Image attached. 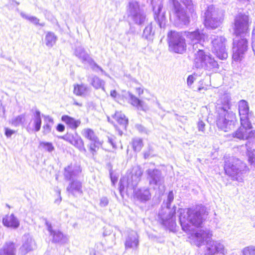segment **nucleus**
<instances>
[{
  "mask_svg": "<svg viewBox=\"0 0 255 255\" xmlns=\"http://www.w3.org/2000/svg\"><path fill=\"white\" fill-rule=\"evenodd\" d=\"M234 33L240 36L241 39L234 40L233 42V58L235 61H239L244 53L247 50L248 41L246 36L249 34V17L248 15L239 13L235 18Z\"/></svg>",
  "mask_w": 255,
  "mask_h": 255,
  "instance_id": "1",
  "label": "nucleus"
},
{
  "mask_svg": "<svg viewBox=\"0 0 255 255\" xmlns=\"http://www.w3.org/2000/svg\"><path fill=\"white\" fill-rule=\"evenodd\" d=\"M180 214L181 226L182 230L186 233L191 231V225L196 227L201 226L207 216L205 207L201 206L181 209Z\"/></svg>",
  "mask_w": 255,
  "mask_h": 255,
  "instance_id": "2",
  "label": "nucleus"
},
{
  "mask_svg": "<svg viewBox=\"0 0 255 255\" xmlns=\"http://www.w3.org/2000/svg\"><path fill=\"white\" fill-rule=\"evenodd\" d=\"M212 232L208 229H202L196 232L194 236L196 245L200 247L206 243V253L205 255H214L217 254L225 255L227 250L220 241L211 240Z\"/></svg>",
  "mask_w": 255,
  "mask_h": 255,
  "instance_id": "3",
  "label": "nucleus"
},
{
  "mask_svg": "<svg viewBox=\"0 0 255 255\" xmlns=\"http://www.w3.org/2000/svg\"><path fill=\"white\" fill-rule=\"evenodd\" d=\"M224 158V170L226 174L234 180L241 181L243 175L247 170L246 164L233 156H226Z\"/></svg>",
  "mask_w": 255,
  "mask_h": 255,
  "instance_id": "4",
  "label": "nucleus"
},
{
  "mask_svg": "<svg viewBox=\"0 0 255 255\" xmlns=\"http://www.w3.org/2000/svg\"><path fill=\"white\" fill-rule=\"evenodd\" d=\"M217 114L216 124L219 128L226 132L234 128L236 116L233 112L220 109Z\"/></svg>",
  "mask_w": 255,
  "mask_h": 255,
  "instance_id": "5",
  "label": "nucleus"
},
{
  "mask_svg": "<svg viewBox=\"0 0 255 255\" xmlns=\"http://www.w3.org/2000/svg\"><path fill=\"white\" fill-rule=\"evenodd\" d=\"M127 13L130 19L137 25L143 24L146 20L143 10L140 8L139 3L136 1L132 0L129 2Z\"/></svg>",
  "mask_w": 255,
  "mask_h": 255,
  "instance_id": "6",
  "label": "nucleus"
},
{
  "mask_svg": "<svg viewBox=\"0 0 255 255\" xmlns=\"http://www.w3.org/2000/svg\"><path fill=\"white\" fill-rule=\"evenodd\" d=\"M222 23V16L219 10L213 5L207 7L204 13V25L208 28L214 29Z\"/></svg>",
  "mask_w": 255,
  "mask_h": 255,
  "instance_id": "7",
  "label": "nucleus"
},
{
  "mask_svg": "<svg viewBox=\"0 0 255 255\" xmlns=\"http://www.w3.org/2000/svg\"><path fill=\"white\" fill-rule=\"evenodd\" d=\"M168 4L172 7L176 22L181 25H188L190 17L180 2L178 0H169Z\"/></svg>",
  "mask_w": 255,
  "mask_h": 255,
  "instance_id": "8",
  "label": "nucleus"
},
{
  "mask_svg": "<svg viewBox=\"0 0 255 255\" xmlns=\"http://www.w3.org/2000/svg\"><path fill=\"white\" fill-rule=\"evenodd\" d=\"M168 4L172 7L176 22L181 25H188L190 17L180 2L178 0H169Z\"/></svg>",
  "mask_w": 255,
  "mask_h": 255,
  "instance_id": "9",
  "label": "nucleus"
},
{
  "mask_svg": "<svg viewBox=\"0 0 255 255\" xmlns=\"http://www.w3.org/2000/svg\"><path fill=\"white\" fill-rule=\"evenodd\" d=\"M168 38L169 48L172 51L182 53L186 50L185 40L180 33L171 31L168 34Z\"/></svg>",
  "mask_w": 255,
  "mask_h": 255,
  "instance_id": "10",
  "label": "nucleus"
},
{
  "mask_svg": "<svg viewBox=\"0 0 255 255\" xmlns=\"http://www.w3.org/2000/svg\"><path fill=\"white\" fill-rule=\"evenodd\" d=\"M211 39L213 52L221 60L227 59L226 39L223 36H213Z\"/></svg>",
  "mask_w": 255,
  "mask_h": 255,
  "instance_id": "11",
  "label": "nucleus"
},
{
  "mask_svg": "<svg viewBox=\"0 0 255 255\" xmlns=\"http://www.w3.org/2000/svg\"><path fill=\"white\" fill-rule=\"evenodd\" d=\"M174 199V195L172 191L169 192L167 196L166 204V210L165 212H168L166 216L162 215V212L159 213V216L162 225L166 227H173L175 224V210H170V206L171 202Z\"/></svg>",
  "mask_w": 255,
  "mask_h": 255,
  "instance_id": "12",
  "label": "nucleus"
},
{
  "mask_svg": "<svg viewBox=\"0 0 255 255\" xmlns=\"http://www.w3.org/2000/svg\"><path fill=\"white\" fill-rule=\"evenodd\" d=\"M149 184L154 188H164V177L161 170L156 168H149L145 171Z\"/></svg>",
  "mask_w": 255,
  "mask_h": 255,
  "instance_id": "13",
  "label": "nucleus"
},
{
  "mask_svg": "<svg viewBox=\"0 0 255 255\" xmlns=\"http://www.w3.org/2000/svg\"><path fill=\"white\" fill-rule=\"evenodd\" d=\"M241 123V127L232 133L233 137L240 140H251L255 139V130H251L252 128V124L243 125Z\"/></svg>",
  "mask_w": 255,
  "mask_h": 255,
  "instance_id": "14",
  "label": "nucleus"
},
{
  "mask_svg": "<svg viewBox=\"0 0 255 255\" xmlns=\"http://www.w3.org/2000/svg\"><path fill=\"white\" fill-rule=\"evenodd\" d=\"M205 35L199 29L192 32H188L187 34V38L189 44L192 46L193 49L204 48Z\"/></svg>",
  "mask_w": 255,
  "mask_h": 255,
  "instance_id": "15",
  "label": "nucleus"
},
{
  "mask_svg": "<svg viewBox=\"0 0 255 255\" xmlns=\"http://www.w3.org/2000/svg\"><path fill=\"white\" fill-rule=\"evenodd\" d=\"M32 113V117L31 123H29L26 128L28 132H38L40 130L41 126L42 120L41 113L36 107L31 110Z\"/></svg>",
  "mask_w": 255,
  "mask_h": 255,
  "instance_id": "16",
  "label": "nucleus"
},
{
  "mask_svg": "<svg viewBox=\"0 0 255 255\" xmlns=\"http://www.w3.org/2000/svg\"><path fill=\"white\" fill-rule=\"evenodd\" d=\"M74 54L77 57L81 60L83 63L87 62L89 63L94 70L97 71V70H99L103 72L102 68L93 61L89 54L82 47L78 46L76 47L75 50Z\"/></svg>",
  "mask_w": 255,
  "mask_h": 255,
  "instance_id": "17",
  "label": "nucleus"
},
{
  "mask_svg": "<svg viewBox=\"0 0 255 255\" xmlns=\"http://www.w3.org/2000/svg\"><path fill=\"white\" fill-rule=\"evenodd\" d=\"M47 230L49 232L50 236L52 237V242L61 244H65L68 240V237L58 230H53L52 225L46 219H44Z\"/></svg>",
  "mask_w": 255,
  "mask_h": 255,
  "instance_id": "18",
  "label": "nucleus"
},
{
  "mask_svg": "<svg viewBox=\"0 0 255 255\" xmlns=\"http://www.w3.org/2000/svg\"><path fill=\"white\" fill-rule=\"evenodd\" d=\"M238 111L241 123H243L244 125H247L248 123L251 124L249 120V116L252 114V112H249V106L246 101L242 100L239 102Z\"/></svg>",
  "mask_w": 255,
  "mask_h": 255,
  "instance_id": "19",
  "label": "nucleus"
},
{
  "mask_svg": "<svg viewBox=\"0 0 255 255\" xmlns=\"http://www.w3.org/2000/svg\"><path fill=\"white\" fill-rule=\"evenodd\" d=\"M59 138L64 139L73 145L82 152H86L84 142L82 139L77 134H67Z\"/></svg>",
  "mask_w": 255,
  "mask_h": 255,
  "instance_id": "20",
  "label": "nucleus"
},
{
  "mask_svg": "<svg viewBox=\"0 0 255 255\" xmlns=\"http://www.w3.org/2000/svg\"><path fill=\"white\" fill-rule=\"evenodd\" d=\"M125 249H131L136 250L139 246V237L137 233L133 230L128 232L125 238Z\"/></svg>",
  "mask_w": 255,
  "mask_h": 255,
  "instance_id": "21",
  "label": "nucleus"
},
{
  "mask_svg": "<svg viewBox=\"0 0 255 255\" xmlns=\"http://www.w3.org/2000/svg\"><path fill=\"white\" fill-rule=\"evenodd\" d=\"M36 248L34 241L29 235H24L23 237V244L19 249V255H26L28 252Z\"/></svg>",
  "mask_w": 255,
  "mask_h": 255,
  "instance_id": "22",
  "label": "nucleus"
},
{
  "mask_svg": "<svg viewBox=\"0 0 255 255\" xmlns=\"http://www.w3.org/2000/svg\"><path fill=\"white\" fill-rule=\"evenodd\" d=\"M193 52L194 53V66L197 68H203L205 61L210 54H206L204 52L203 48L193 49Z\"/></svg>",
  "mask_w": 255,
  "mask_h": 255,
  "instance_id": "23",
  "label": "nucleus"
},
{
  "mask_svg": "<svg viewBox=\"0 0 255 255\" xmlns=\"http://www.w3.org/2000/svg\"><path fill=\"white\" fill-rule=\"evenodd\" d=\"M133 197L140 203H145L150 200L151 194L148 188H142L135 190Z\"/></svg>",
  "mask_w": 255,
  "mask_h": 255,
  "instance_id": "24",
  "label": "nucleus"
},
{
  "mask_svg": "<svg viewBox=\"0 0 255 255\" xmlns=\"http://www.w3.org/2000/svg\"><path fill=\"white\" fill-rule=\"evenodd\" d=\"M142 173V170L139 166L134 167L130 176L128 177L127 179L128 186L130 185L133 188L136 186L140 180Z\"/></svg>",
  "mask_w": 255,
  "mask_h": 255,
  "instance_id": "25",
  "label": "nucleus"
},
{
  "mask_svg": "<svg viewBox=\"0 0 255 255\" xmlns=\"http://www.w3.org/2000/svg\"><path fill=\"white\" fill-rule=\"evenodd\" d=\"M17 246L11 241L5 242L0 248V255H16Z\"/></svg>",
  "mask_w": 255,
  "mask_h": 255,
  "instance_id": "26",
  "label": "nucleus"
},
{
  "mask_svg": "<svg viewBox=\"0 0 255 255\" xmlns=\"http://www.w3.org/2000/svg\"><path fill=\"white\" fill-rule=\"evenodd\" d=\"M66 190L74 197L81 195L82 193V183L78 180H73L69 183Z\"/></svg>",
  "mask_w": 255,
  "mask_h": 255,
  "instance_id": "27",
  "label": "nucleus"
},
{
  "mask_svg": "<svg viewBox=\"0 0 255 255\" xmlns=\"http://www.w3.org/2000/svg\"><path fill=\"white\" fill-rule=\"evenodd\" d=\"M81 172L80 167L69 165L64 169V177L67 180H72L77 177Z\"/></svg>",
  "mask_w": 255,
  "mask_h": 255,
  "instance_id": "28",
  "label": "nucleus"
},
{
  "mask_svg": "<svg viewBox=\"0 0 255 255\" xmlns=\"http://www.w3.org/2000/svg\"><path fill=\"white\" fill-rule=\"evenodd\" d=\"M2 224L5 227L13 229H16L19 226V221L13 214L6 215L3 217Z\"/></svg>",
  "mask_w": 255,
  "mask_h": 255,
  "instance_id": "29",
  "label": "nucleus"
},
{
  "mask_svg": "<svg viewBox=\"0 0 255 255\" xmlns=\"http://www.w3.org/2000/svg\"><path fill=\"white\" fill-rule=\"evenodd\" d=\"M73 87V94L77 96L86 97L90 93V88L84 84H75Z\"/></svg>",
  "mask_w": 255,
  "mask_h": 255,
  "instance_id": "30",
  "label": "nucleus"
},
{
  "mask_svg": "<svg viewBox=\"0 0 255 255\" xmlns=\"http://www.w3.org/2000/svg\"><path fill=\"white\" fill-rule=\"evenodd\" d=\"M61 120L64 122L68 127L72 129H76L81 124L80 120H75L67 115H64L61 117Z\"/></svg>",
  "mask_w": 255,
  "mask_h": 255,
  "instance_id": "31",
  "label": "nucleus"
},
{
  "mask_svg": "<svg viewBox=\"0 0 255 255\" xmlns=\"http://www.w3.org/2000/svg\"><path fill=\"white\" fill-rule=\"evenodd\" d=\"M231 98L228 94L224 95L217 102L216 111L220 109L229 110Z\"/></svg>",
  "mask_w": 255,
  "mask_h": 255,
  "instance_id": "32",
  "label": "nucleus"
},
{
  "mask_svg": "<svg viewBox=\"0 0 255 255\" xmlns=\"http://www.w3.org/2000/svg\"><path fill=\"white\" fill-rule=\"evenodd\" d=\"M130 103L137 108V109L142 111H145L147 107L144 103L140 100L138 98L134 96L132 94L128 93Z\"/></svg>",
  "mask_w": 255,
  "mask_h": 255,
  "instance_id": "33",
  "label": "nucleus"
},
{
  "mask_svg": "<svg viewBox=\"0 0 255 255\" xmlns=\"http://www.w3.org/2000/svg\"><path fill=\"white\" fill-rule=\"evenodd\" d=\"M219 65L217 62L209 55L204 63V68L209 71H216L218 69Z\"/></svg>",
  "mask_w": 255,
  "mask_h": 255,
  "instance_id": "34",
  "label": "nucleus"
},
{
  "mask_svg": "<svg viewBox=\"0 0 255 255\" xmlns=\"http://www.w3.org/2000/svg\"><path fill=\"white\" fill-rule=\"evenodd\" d=\"M162 6L159 5L158 8V12H155L154 19L158 23L160 28H164L166 22V19L164 13H161Z\"/></svg>",
  "mask_w": 255,
  "mask_h": 255,
  "instance_id": "35",
  "label": "nucleus"
},
{
  "mask_svg": "<svg viewBox=\"0 0 255 255\" xmlns=\"http://www.w3.org/2000/svg\"><path fill=\"white\" fill-rule=\"evenodd\" d=\"M88 81L91 85L96 89H102L103 91H105L104 87L105 82L103 80L100 79L97 76H94L88 78Z\"/></svg>",
  "mask_w": 255,
  "mask_h": 255,
  "instance_id": "36",
  "label": "nucleus"
},
{
  "mask_svg": "<svg viewBox=\"0 0 255 255\" xmlns=\"http://www.w3.org/2000/svg\"><path fill=\"white\" fill-rule=\"evenodd\" d=\"M155 31L153 29L152 23L148 24L143 30L142 37L148 41H152L154 38Z\"/></svg>",
  "mask_w": 255,
  "mask_h": 255,
  "instance_id": "37",
  "label": "nucleus"
},
{
  "mask_svg": "<svg viewBox=\"0 0 255 255\" xmlns=\"http://www.w3.org/2000/svg\"><path fill=\"white\" fill-rule=\"evenodd\" d=\"M113 118L122 127L123 129H126L128 124V119L121 112H116Z\"/></svg>",
  "mask_w": 255,
  "mask_h": 255,
  "instance_id": "38",
  "label": "nucleus"
},
{
  "mask_svg": "<svg viewBox=\"0 0 255 255\" xmlns=\"http://www.w3.org/2000/svg\"><path fill=\"white\" fill-rule=\"evenodd\" d=\"M82 135L91 142L98 139L95 132L91 128H86L82 130L81 132Z\"/></svg>",
  "mask_w": 255,
  "mask_h": 255,
  "instance_id": "39",
  "label": "nucleus"
},
{
  "mask_svg": "<svg viewBox=\"0 0 255 255\" xmlns=\"http://www.w3.org/2000/svg\"><path fill=\"white\" fill-rule=\"evenodd\" d=\"M253 143L251 141H248L246 146L247 147L249 161L251 164H255V155L254 154L253 151H255L254 149H252V147L251 145H253Z\"/></svg>",
  "mask_w": 255,
  "mask_h": 255,
  "instance_id": "40",
  "label": "nucleus"
},
{
  "mask_svg": "<svg viewBox=\"0 0 255 255\" xmlns=\"http://www.w3.org/2000/svg\"><path fill=\"white\" fill-rule=\"evenodd\" d=\"M57 37L51 32H48L45 38L46 45L48 47H52L56 43Z\"/></svg>",
  "mask_w": 255,
  "mask_h": 255,
  "instance_id": "41",
  "label": "nucleus"
},
{
  "mask_svg": "<svg viewBox=\"0 0 255 255\" xmlns=\"http://www.w3.org/2000/svg\"><path fill=\"white\" fill-rule=\"evenodd\" d=\"M131 144L133 149L136 152L140 151L143 146L142 139L139 137L133 138Z\"/></svg>",
  "mask_w": 255,
  "mask_h": 255,
  "instance_id": "42",
  "label": "nucleus"
},
{
  "mask_svg": "<svg viewBox=\"0 0 255 255\" xmlns=\"http://www.w3.org/2000/svg\"><path fill=\"white\" fill-rule=\"evenodd\" d=\"M180 2L184 4L189 11L193 13L196 6L194 4L192 0H180Z\"/></svg>",
  "mask_w": 255,
  "mask_h": 255,
  "instance_id": "43",
  "label": "nucleus"
},
{
  "mask_svg": "<svg viewBox=\"0 0 255 255\" xmlns=\"http://www.w3.org/2000/svg\"><path fill=\"white\" fill-rule=\"evenodd\" d=\"M102 144L99 139L95 141H91L89 144L90 150L93 154L97 151L99 146Z\"/></svg>",
  "mask_w": 255,
  "mask_h": 255,
  "instance_id": "44",
  "label": "nucleus"
},
{
  "mask_svg": "<svg viewBox=\"0 0 255 255\" xmlns=\"http://www.w3.org/2000/svg\"><path fill=\"white\" fill-rule=\"evenodd\" d=\"M241 255H255V246H249L244 248L242 251Z\"/></svg>",
  "mask_w": 255,
  "mask_h": 255,
  "instance_id": "45",
  "label": "nucleus"
},
{
  "mask_svg": "<svg viewBox=\"0 0 255 255\" xmlns=\"http://www.w3.org/2000/svg\"><path fill=\"white\" fill-rule=\"evenodd\" d=\"M39 146L49 152L54 150V147L51 142L42 141L40 142Z\"/></svg>",
  "mask_w": 255,
  "mask_h": 255,
  "instance_id": "46",
  "label": "nucleus"
},
{
  "mask_svg": "<svg viewBox=\"0 0 255 255\" xmlns=\"http://www.w3.org/2000/svg\"><path fill=\"white\" fill-rule=\"evenodd\" d=\"M20 15L22 17L29 20L34 24H37L39 22V19L35 16L27 15L23 12H20Z\"/></svg>",
  "mask_w": 255,
  "mask_h": 255,
  "instance_id": "47",
  "label": "nucleus"
},
{
  "mask_svg": "<svg viewBox=\"0 0 255 255\" xmlns=\"http://www.w3.org/2000/svg\"><path fill=\"white\" fill-rule=\"evenodd\" d=\"M25 119V115L22 114L19 115L12 120V124L17 126L24 122Z\"/></svg>",
  "mask_w": 255,
  "mask_h": 255,
  "instance_id": "48",
  "label": "nucleus"
},
{
  "mask_svg": "<svg viewBox=\"0 0 255 255\" xmlns=\"http://www.w3.org/2000/svg\"><path fill=\"white\" fill-rule=\"evenodd\" d=\"M195 80L196 77H195V74L190 75L188 76L187 79V84L188 86L190 87L191 85L193 84Z\"/></svg>",
  "mask_w": 255,
  "mask_h": 255,
  "instance_id": "49",
  "label": "nucleus"
},
{
  "mask_svg": "<svg viewBox=\"0 0 255 255\" xmlns=\"http://www.w3.org/2000/svg\"><path fill=\"white\" fill-rule=\"evenodd\" d=\"M51 130V126L46 124L43 126V133L44 134H47L50 132Z\"/></svg>",
  "mask_w": 255,
  "mask_h": 255,
  "instance_id": "50",
  "label": "nucleus"
},
{
  "mask_svg": "<svg viewBox=\"0 0 255 255\" xmlns=\"http://www.w3.org/2000/svg\"><path fill=\"white\" fill-rule=\"evenodd\" d=\"M109 204V200L106 197H103L100 199V205L101 207H106Z\"/></svg>",
  "mask_w": 255,
  "mask_h": 255,
  "instance_id": "51",
  "label": "nucleus"
},
{
  "mask_svg": "<svg viewBox=\"0 0 255 255\" xmlns=\"http://www.w3.org/2000/svg\"><path fill=\"white\" fill-rule=\"evenodd\" d=\"M205 124L204 122L201 120L199 121L197 124V127L199 131L204 132L205 130Z\"/></svg>",
  "mask_w": 255,
  "mask_h": 255,
  "instance_id": "52",
  "label": "nucleus"
},
{
  "mask_svg": "<svg viewBox=\"0 0 255 255\" xmlns=\"http://www.w3.org/2000/svg\"><path fill=\"white\" fill-rule=\"evenodd\" d=\"M65 126L63 125L59 124L56 127V129L58 131L62 132L65 130Z\"/></svg>",
  "mask_w": 255,
  "mask_h": 255,
  "instance_id": "53",
  "label": "nucleus"
},
{
  "mask_svg": "<svg viewBox=\"0 0 255 255\" xmlns=\"http://www.w3.org/2000/svg\"><path fill=\"white\" fill-rule=\"evenodd\" d=\"M42 116L44 118L45 121L46 122H48L50 123H51L52 124L53 123V119L50 117L49 116H44L42 115Z\"/></svg>",
  "mask_w": 255,
  "mask_h": 255,
  "instance_id": "54",
  "label": "nucleus"
},
{
  "mask_svg": "<svg viewBox=\"0 0 255 255\" xmlns=\"http://www.w3.org/2000/svg\"><path fill=\"white\" fill-rule=\"evenodd\" d=\"M13 133V130H12L10 129H8V128L5 129V134L7 137H10Z\"/></svg>",
  "mask_w": 255,
  "mask_h": 255,
  "instance_id": "55",
  "label": "nucleus"
},
{
  "mask_svg": "<svg viewBox=\"0 0 255 255\" xmlns=\"http://www.w3.org/2000/svg\"><path fill=\"white\" fill-rule=\"evenodd\" d=\"M136 92L139 96L142 95L143 93V89L140 87L136 88Z\"/></svg>",
  "mask_w": 255,
  "mask_h": 255,
  "instance_id": "56",
  "label": "nucleus"
},
{
  "mask_svg": "<svg viewBox=\"0 0 255 255\" xmlns=\"http://www.w3.org/2000/svg\"><path fill=\"white\" fill-rule=\"evenodd\" d=\"M136 128L140 132H144L145 130V128L141 125H137Z\"/></svg>",
  "mask_w": 255,
  "mask_h": 255,
  "instance_id": "57",
  "label": "nucleus"
},
{
  "mask_svg": "<svg viewBox=\"0 0 255 255\" xmlns=\"http://www.w3.org/2000/svg\"><path fill=\"white\" fill-rule=\"evenodd\" d=\"M110 95L111 97L113 98H116L117 95V93L116 90H113L111 91Z\"/></svg>",
  "mask_w": 255,
  "mask_h": 255,
  "instance_id": "58",
  "label": "nucleus"
},
{
  "mask_svg": "<svg viewBox=\"0 0 255 255\" xmlns=\"http://www.w3.org/2000/svg\"><path fill=\"white\" fill-rule=\"evenodd\" d=\"M203 90L206 91L207 90V88L204 87H199L198 88L197 91L198 92H201Z\"/></svg>",
  "mask_w": 255,
  "mask_h": 255,
  "instance_id": "59",
  "label": "nucleus"
},
{
  "mask_svg": "<svg viewBox=\"0 0 255 255\" xmlns=\"http://www.w3.org/2000/svg\"><path fill=\"white\" fill-rule=\"evenodd\" d=\"M108 141L109 143H111V144L113 146V147H115L116 146V144L114 142V140L112 138H109Z\"/></svg>",
  "mask_w": 255,
  "mask_h": 255,
  "instance_id": "60",
  "label": "nucleus"
},
{
  "mask_svg": "<svg viewBox=\"0 0 255 255\" xmlns=\"http://www.w3.org/2000/svg\"><path fill=\"white\" fill-rule=\"evenodd\" d=\"M150 154L148 152H145L144 153V157L145 159H146L149 157Z\"/></svg>",
  "mask_w": 255,
  "mask_h": 255,
  "instance_id": "61",
  "label": "nucleus"
},
{
  "mask_svg": "<svg viewBox=\"0 0 255 255\" xmlns=\"http://www.w3.org/2000/svg\"><path fill=\"white\" fill-rule=\"evenodd\" d=\"M74 105L79 106H82V104L78 103L77 101H75L74 102Z\"/></svg>",
  "mask_w": 255,
  "mask_h": 255,
  "instance_id": "62",
  "label": "nucleus"
},
{
  "mask_svg": "<svg viewBox=\"0 0 255 255\" xmlns=\"http://www.w3.org/2000/svg\"><path fill=\"white\" fill-rule=\"evenodd\" d=\"M58 194L59 195V196L60 195V190H58Z\"/></svg>",
  "mask_w": 255,
  "mask_h": 255,
  "instance_id": "63",
  "label": "nucleus"
},
{
  "mask_svg": "<svg viewBox=\"0 0 255 255\" xmlns=\"http://www.w3.org/2000/svg\"><path fill=\"white\" fill-rule=\"evenodd\" d=\"M61 197H60V200H59V202H60V201H61Z\"/></svg>",
  "mask_w": 255,
  "mask_h": 255,
  "instance_id": "64",
  "label": "nucleus"
}]
</instances>
